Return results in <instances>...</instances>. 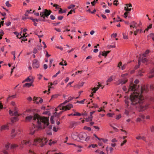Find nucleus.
Wrapping results in <instances>:
<instances>
[{"mask_svg":"<svg viewBox=\"0 0 154 154\" xmlns=\"http://www.w3.org/2000/svg\"><path fill=\"white\" fill-rule=\"evenodd\" d=\"M132 84L130 85L128 89V91H133L131 94L129 99L128 97H125V101L126 104L129 103L128 100L130 101V104L138 108L140 111H143L146 109L148 107L147 105L144 103V98L143 96L148 91V86L147 85L142 86L140 89H136L137 86Z\"/></svg>","mask_w":154,"mask_h":154,"instance_id":"f257e3e1","label":"nucleus"},{"mask_svg":"<svg viewBox=\"0 0 154 154\" xmlns=\"http://www.w3.org/2000/svg\"><path fill=\"white\" fill-rule=\"evenodd\" d=\"M32 119L37 123V126L34 124L33 125L30 129V134H34L40 129H45L48 131L52 129V126L51 125H49V119L47 117L41 116L37 114H35L33 116H27L26 118V121H29Z\"/></svg>","mask_w":154,"mask_h":154,"instance_id":"f03ea898","label":"nucleus"},{"mask_svg":"<svg viewBox=\"0 0 154 154\" xmlns=\"http://www.w3.org/2000/svg\"><path fill=\"white\" fill-rule=\"evenodd\" d=\"M47 141L46 138H37L34 140L33 145L36 146H40L42 147L47 143Z\"/></svg>","mask_w":154,"mask_h":154,"instance_id":"7ed1b4c3","label":"nucleus"},{"mask_svg":"<svg viewBox=\"0 0 154 154\" xmlns=\"http://www.w3.org/2000/svg\"><path fill=\"white\" fill-rule=\"evenodd\" d=\"M61 103L57 107V109H58L60 110H69L73 107V106L72 104H69L66 106H64Z\"/></svg>","mask_w":154,"mask_h":154,"instance_id":"20e7f679","label":"nucleus"},{"mask_svg":"<svg viewBox=\"0 0 154 154\" xmlns=\"http://www.w3.org/2000/svg\"><path fill=\"white\" fill-rule=\"evenodd\" d=\"M79 139L78 142H80L83 141L85 140V138L87 136V134L84 132L80 133L79 135Z\"/></svg>","mask_w":154,"mask_h":154,"instance_id":"39448f33","label":"nucleus"},{"mask_svg":"<svg viewBox=\"0 0 154 154\" xmlns=\"http://www.w3.org/2000/svg\"><path fill=\"white\" fill-rule=\"evenodd\" d=\"M147 61V59L145 58H143V57L141 58L140 57H139V58L138 61V65L136 66H135V69H136L139 67V66L140 65V64L141 62H142L144 63L145 62H146Z\"/></svg>","mask_w":154,"mask_h":154,"instance_id":"423d86ee","label":"nucleus"},{"mask_svg":"<svg viewBox=\"0 0 154 154\" xmlns=\"http://www.w3.org/2000/svg\"><path fill=\"white\" fill-rule=\"evenodd\" d=\"M79 134L76 132H74L72 133L71 135L72 138L74 140L78 141L79 139Z\"/></svg>","mask_w":154,"mask_h":154,"instance_id":"0eeeda50","label":"nucleus"},{"mask_svg":"<svg viewBox=\"0 0 154 154\" xmlns=\"http://www.w3.org/2000/svg\"><path fill=\"white\" fill-rule=\"evenodd\" d=\"M127 82V80L125 79H119L116 83V85H119L120 84L123 85L125 84Z\"/></svg>","mask_w":154,"mask_h":154,"instance_id":"6e6552de","label":"nucleus"},{"mask_svg":"<svg viewBox=\"0 0 154 154\" xmlns=\"http://www.w3.org/2000/svg\"><path fill=\"white\" fill-rule=\"evenodd\" d=\"M32 67L34 69H37L39 67V63L37 60L34 59L33 60Z\"/></svg>","mask_w":154,"mask_h":154,"instance_id":"1a4fd4ad","label":"nucleus"},{"mask_svg":"<svg viewBox=\"0 0 154 154\" xmlns=\"http://www.w3.org/2000/svg\"><path fill=\"white\" fill-rule=\"evenodd\" d=\"M34 100L35 101L36 103L38 104L39 103H42L43 102V100L40 97H34L33 98Z\"/></svg>","mask_w":154,"mask_h":154,"instance_id":"9d476101","label":"nucleus"},{"mask_svg":"<svg viewBox=\"0 0 154 154\" xmlns=\"http://www.w3.org/2000/svg\"><path fill=\"white\" fill-rule=\"evenodd\" d=\"M26 33L25 32V33H24L23 34V35H17V37L18 38H20L22 40L24 41H26L27 40V39H25V38H26V37H27V36H26Z\"/></svg>","mask_w":154,"mask_h":154,"instance_id":"9b49d317","label":"nucleus"},{"mask_svg":"<svg viewBox=\"0 0 154 154\" xmlns=\"http://www.w3.org/2000/svg\"><path fill=\"white\" fill-rule=\"evenodd\" d=\"M30 143L29 140H24L21 141V143L20 144V147L23 148V145H27L28 144H29Z\"/></svg>","mask_w":154,"mask_h":154,"instance_id":"f8f14e48","label":"nucleus"},{"mask_svg":"<svg viewBox=\"0 0 154 154\" xmlns=\"http://www.w3.org/2000/svg\"><path fill=\"white\" fill-rule=\"evenodd\" d=\"M9 113L10 115L11 116H14L16 117H17L19 116L20 115L18 113L17 111L14 112V113H13V112L11 110H10L9 111Z\"/></svg>","mask_w":154,"mask_h":154,"instance_id":"ddd939ff","label":"nucleus"},{"mask_svg":"<svg viewBox=\"0 0 154 154\" xmlns=\"http://www.w3.org/2000/svg\"><path fill=\"white\" fill-rule=\"evenodd\" d=\"M45 16L46 17L48 18V17L51 14V11L50 10H48L47 9H45L44 11Z\"/></svg>","mask_w":154,"mask_h":154,"instance_id":"4468645a","label":"nucleus"},{"mask_svg":"<svg viewBox=\"0 0 154 154\" xmlns=\"http://www.w3.org/2000/svg\"><path fill=\"white\" fill-rule=\"evenodd\" d=\"M18 133L17 131L15 132V130L14 129H13L11 131V136L12 138L14 137L16 135V133Z\"/></svg>","mask_w":154,"mask_h":154,"instance_id":"2eb2a0df","label":"nucleus"},{"mask_svg":"<svg viewBox=\"0 0 154 154\" xmlns=\"http://www.w3.org/2000/svg\"><path fill=\"white\" fill-rule=\"evenodd\" d=\"M100 86H101V85L100 84H99L98 85H97V87H94L93 88L92 90L93 91V93H95L96 91L99 89Z\"/></svg>","mask_w":154,"mask_h":154,"instance_id":"dca6fc26","label":"nucleus"},{"mask_svg":"<svg viewBox=\"0 0 154 154\" xmlns=\"http://www.w3.org/2000/svg\"><path fill=\"white\" fill-rule=\"evenodd\" d=\"M139 82V81L138 80H136L135 81H134V83L135 84H134L133 83H131L130 85H131V84H133L134 85H135V86H137V87L136 88V89H140L141 87L142 86H141L140 88L139 86H137L136 84H137V83H138Z\"/></svg>","mask_w":154,"mask_h":154,"instance_id":"f3484780","label":"nucleus"},{"mask_svg":"<svg viewBox=\"0 0 154 154\" xmlns=\"http://www.w3.org/2000/svg\"><path fill=\"white\" fill-rule=\"evenodd\" d=\"M8 129V127L7 125H3L1 127V130H5V129Z\"/></svg>","mask_w":154,"mask_h":154,"instance_id":"a211bd4d","label":"nucleus"},{"mask_svg":"<svg viewBox=\"0 0 154 154\" xmlns=\"http://www.w3.org/2000/svg\"><path fill=\"white\" fill-rule=\"evenodd\" d=\"M150 73L151 75L149 76V78H152L154 76V68L151 70Z\"/></svg>","mask_w":154,"mask_h":154,"instance_id":"6ab92c4d","label":"nucleus"},{"mask_svg":"<svg viewBox=\"0 0 154 154\" xmlns=\"http://www.w3.org/2000/svg\"><path fill=\"white\" fill-rule=\"evenodd\" d=\"M18 119L17 117H14L11 119V121L12 123H13L17 121Z\"/></svg>","mask_w":154,"mask_h":154,"instance_id":"aec40b11","label":"nucleus"},{"mask_svg":"<svg viewBox=\"0 0 154 154\" xmlns=\"http://www.w3.org/2000/svg\"><path fill=\"white\" fill-rule=\"evenodd\" d=\"M32 82H32L31 83H25L23 85V87H29L30 86H31L32 85Z\"/></svg>","mask_w":154,"mask_h":154,"instance_id":"412c9836","label":"nucleus"},{"mask_svg":"<svg viewBox=\"0 0 154 154\" xmlns=\"http://www.w3.org/2000/svg\"><path fill=\"white\" fill-rule=\"evenodd\" d=\"M18 146V145L15 144H12L11 145V149H14Z\"/></svg>","mask_w":154,"mask_h":154,"instance_id":"4be33fe9","label":"nucleus"},{"mask_svg":"<svg viewBox=\"0 0 154 154\" xmlns=\"http://www.w3.org/2000/svg\"><path fill=\"white\" fill-rule=\"evenodd\" d=\"M15 97V95H13L12 96H9L7 98V100L8 101L11 98H14Z\"/></svg>","mask_w":154,"mask_h":154,"instance_id":"5701e85b","label":"nucleus"},{"mask_svg":"<svg viewBox=\"0 0 154 154\" xmlns=\"http://www.w3.org/2000/svg\"><path fill=\"white\" fill-rule=\"evenodd\" d=\"M73 111H74L75 113L73 114V116H80L81 115V114L80 113L75 112L74 110H73Z\"/></svg>","mask_w":154,"mask_h":154,"instance_id":"b1692460","label":"nucleus"},{"mask_svg":"<svg viewBox=\"0 0 154 154\" xmlns=\"http://www.w3.org/2000/svg\"><path fill=\"white\" fill-rule=\"evenodd\" d=\"M124 10L128 12H129L131 10V8H129L127 7H125L124 8Z\"/></svg>","mask_w":154,"mask_h":154,"instance_id":"393cba45","label":"nucleus"},{"mask_svg":"<svg viewBox=\"0 0 154 154\" xmlns=\"http://www.w3.org/2000/svg\"><path fill=\"white\" fill-rule=\"evenodd\" d=\"M54 118V116H52L51 117V118L50 119V121H51V123L52 124H54V121L53 120Z\"/></svg>","mask_w":154,"mask_h":154,"instance_id":"a878e982","label":"nucleus"},{"mask_svg":"<svg viewBox=\"0 0 154 154\" xmlns=\"http://www.w3.org/2000/svg\"><path fill=\"white\" fill-rule=\"evenodd\" d=\"M6 5L8 7H9L11 6V5L9 3V2L8 1H7L5 3Z\"/></svg>","mask_w":154,"mask_h":154,"instance_id":"bb28decb","label":"nucleus"},{"mask_svg":"<svg viewBox=\"0 0 154 154\" xmlns=\"http://www.w3.org/2000/svg\"><path fill=\"white\" fill-rule=\"evenodd\" d=\"M123 38L124 39H127L128 38V35L125 33L123 34Z\"/></svg>","mask_w":154,"mask_h":154,"instance_id":"cd10ccee","label":"nucleus"},{"mask_svg":"<svg viewBox=\"0 0 154 154\" xmlns=\"http://www.w3.org/2000/svg\"><path fill=\"white\" fill-rule=\"evenodd\" d=\"M10 146H11L10 144L9 143H8L5 145V148L6 149H8V148Z\"/></svg>","mask_w":154,"mask_h":154,"instance_id":"c85d7f7f","label":"nucleus"},{"mask_svg":"<svg viewBox=\"0 0 154 154\" xmlns=\"http://www.w3.org/2000/svg\"><path fill=\"white\" fill-rule=\"evenodd\" d=\"M85 99H84L82 100L81 101H77V103H83L85 101Z\"/></svg>","mask_w":154,"mask_h":154,"instance_id":"c756f323","label":"nucleus"},{"mask_svg":"<svg viewBox=\"0 0 154 154\" xmlns=\"http://www.w3.org/2000/svg\"><path fill=\"white\" fill-rule=\"evenodd\" d=\"M64 62L65 63L64 64H63V62H60V63H59V64L60 65H62V66H63V65L66 66L67 65V64L66 63V61H64Z\"/></svg>","mask_w":154,"mask_h":154,"instance_id":"7c9ffc66","label":"nucleus"},{"mask_svg":"<svg viewBox=\"0 0 154 154\" xmlns=\"http://www.w3.org/2000/svg\"><path fill=\"white\" fill-rule=\"evenodd\" d=\"M112 79L111 77H109L108 79L106 81L107 82H110L112 80Z\"/></svg>","mask_w":154,"mask_h":154,"instance_id":"2f4dec72","label":"nucleus"},{"mask_svg":"<svg viewBox=\"0 0 154 154\" xmlns=\"http://www.w3.org/2000/svg\"><path fill=\"white\" fill-rule=\"evenodd\" d=\"M102 140V141L104 143H106L107 141H108V140L106 139H104L103 138H100V140Z\"/></svg>","mask_w":154,"mask_h":154,"instance_id":"473e14b6","label":"nucleus"},{"mask_svg":"<svg viewBox=\"0 0 154 154\" xmlns=\"http://www.w3.org/2000/svg\"><path fill=\"white\" fill-rule=\"evenodd\" d=\"M98 0H94L93 2H91V3L92 4V5L94 6L95 3Z\"/></svg>","mask_w":154,"mask_h":154,"instance_id":"72a5a7b5","label":"nucleus"},{"mask_svg":"<svg viewBox=\"0 0 154 154\" xmlns=\"http://www.w3.org/2000/svg\"><path fill=\"white\" fill-rule=\"evenodd\" d=\"M150 130L152 132H154V126H152V127H150Z\"/></svg>","mask_w":154,"mask_h":154,"instance_id":"f704fd0d","label":"nucleus"},{"mask_svg":"<svg viewBox=\"0 0 154 154\" xmlns=\"http://www.w3.org/2000/svg\"><path fill=\"white\" fill-rule=\"evenodd\" d=\"M75 7V5H71L68 7V8L69 9H70L72 8H74Z\"/></svg>","mask_w":154,"mask_h":154,"instance_id":"c9c22d12","label":"nucleus"},{"mask_svg":"<svg viewBox=\"0 0 154 154\" xmlns=\"http://www.w3.org/2000/svg\"><path fill=\"white\" fill-rule=\"evenodd\" d=\"M36 35H37L39 38L42 37L43 35L42 34L41 35H39L38 32H37L36 33Z\"/></svg>","mask_w":154,"mask_h":154,"instance_id":"e433bc0d","label":"nucleus"},{"mask_svg":"<svg viewBox=\"0 0 154 154\" xmlns=\"http://www.w3.org/2000/svg\"><path fill=\"white\" fill-rule=\"evenodd\" d=\"M127 142L126 140H124L123 142L121 143V146H122Z\"/></svg>","mask_w":154,"mask_h":154,"instance_id":"4c0bfd02","label":"nucleus"},{"mask_svg":"<svg viewBox=\"0 0 154 154\" xmlns=\"http://www.w3.org/2000/svg\"><path fill=\"white\" fill-rule=\"evenodd\" d=\"M45 14L44 12H41L40 14V16L42 17L44 16Z\"/></svg>","mask_w":154,"mask_h":154,"instance_id":"58836bf2","label":"nucleus"},{"mask_svg":"<svg viewBox=\"0 0 154 154\" xmlns=\"http://www.w3.org/2000/svg\"><path fill=\"white\" fill-rule=\"evenodd\" d=\"M114 115V113H108L107 114V115L109 116L112 117V116L113 115Z\"/></svg>","mask_w":154,"mask_h":154,"instance_id":"ea45409f","label":"nucleus"},{"mask_svg":"<svg viewBox=\"0 0 154 154\" xmlns=\"http://www.w3.org/2000/svg\"><path fill=\"white\" fill-rule=\"evenodd\" d=\"M92 146V147L93 148H94L95 147L97 146V145L96 144H91V145H90L89 146V147H90L91 146Z\"/></svg>","mask_w":154,"mask_h":154,"instance_id":"a19ab883","label":"nucleus"},{"mask_svg":"<svg viewBox=\"0 0 154 154\" xmlns=\"http://www.w3.org/2000/svg\"><path fill=\"white\" fill-rule=\"evenodd\" d=\"M50 18L51 20H54L55 19V17L52 15H51L50 16Z\"/></svg>","mask_w":154,"mask_h":154,"instance_id":"79ce46f5","label":"nucleus"},{"mask_svg":"<svg viewBox=\"0 0 154 154\" xmlns=\"http://www.w3.org/2000/svg\"><path fill=\"white\" fill-rule=\"evenodd\" d=\"M53 116H54H54H59V115H58V113L57 112H55L54 114V115Z\"/></svg>","mask_w":154,"mask_h":154,"instance_id":"37998d69","label":"nucleus"},{"mask_svg":"<svg viewBox=\"0 0 154 154\" xmlns=\"http://www.w3.org/2000/svg\"><path fill=\"white\" fill-rule=\"evenodd\" d=\"M53 6L55 7L57 9H59L60 8L59 5L57 4H54L53 5Z\"/></svg>","mask_w":154,"mask_h":154,"instance_id":"c03bdc74","label":"nucleus"},{"mask_svg":"<svg viewBox=\"0 0 154 154\" xmlns=\"http://www.w3.org/2000/svg\"><path fill=\"white\" fill-rule=\"evenodd\" d=\"M106 55V51H103L102 54V55L103 56H104L105 57H106L107 56V55Z\"/></svg>","mask_w":154,"mask_h":154,"instance_id":"a18cd8bd","label":"nucleus"},{"mask_svg":"<svg viewBox=\"0 0 154 154\" xmlns=\"http://www.w3.org/2000/svg\"><path fill=\"white\" fill-rule=\"evenodd\" d=\"M118 2V1L117 0H115V1L113 2V4L114 5H116L117 6V2Z\"/></svg>","mask_w":154,"mask_h":154,"instance_id":"49530a36","label":"nucleus"},{"mask_svg":"<svg viewBox=\"0 0 154 154\" xmlns=\"http://www.w3.org/2000/svg\"><path fill=\"white\" fill-rule=\"evenodd\" d=\"M129 13L128 12H127V11H126L124 14V15H125V18H126V17H127V14H128Z\"/></svg>","mask_w":154,"mask_h":154,"instance_id":"de8ad7c7","label":"nucleus"},{"mask_svg":"<svg viewBox=\"0 0 154 154\" xmlns=\"http://www.w3.org/2000/svg\"><path fill=\"white\" fill-rule=\"evenodd\" d=\"M58 129V128H56V127H54L53 128V130L54 131L56 132L57 131Z\"/></svg>","mask_w":154,"mask_h":154,"instance_id":"09e8293b","label":"nucleus"},{"mask_svg":"<svg viewBox=\"0 0 154 154\" xmlns=\"http://www.w3.org/2000/svg\"><path fill=\"white\" fill-rule=\"evenodd\" d=\"M60 73V71H59L58 72H57L55 75H54L53 76V77H56L57 75L59 74Z\"/></svg>","mask_w":154,"mask_h":154,"instance_id":"8fccbe9b","label":"nucleus"},{"mask_svg":"<svg viewBox=\"0 0 154 154\" xmlns=\"http://www.w3.org/2000/svg\"><path fill=\"white\" fill-rule=\"evenodd\" d=\"M84 128L85 129L89 131H90L91 130V128L89 127H85Z\"/></svg>","mask_w":154,"mask_h":154,"instance_id":"3c124183","label":"nucleus"},{"mask_svg":"<svg viewBox=\"0 0 154 154\" xmlns=\"http://www.w3.org/2000/svg\"><path fill=\"white\" fill-rule=\"evenodd\" d=\"M56 141H53L52 142H50L49 143V145L51 146V145L52 144H54L55 143H56Z\"/></svg>","mask_w":154,"mask_h":154,"instance_id":"603ef678","label":"nucleus"},{"mask_svg":"<svg viewBox=\"0 0 154 154\" xmlns=\"http://www.w3.org/2000/svg\"><path fill=\"white\" fill-rule=\"evenodd\" d=\"M150 88L151 89H153L154 88V84H152L150 85Z\"/></svg>","mask_w":154,"mask_h":154,"instance_id":"864d4df0","label":"nucleus"},{"mask_svg":"<svg viewBox=\"0 0 154 154\" xmlns=\"http://www.w3.org/2000/svg\"><path fill=\"white\" fill-rule=\"evenodd\" d=\"M74 9L73 10H71L69 12L68 14H67V15L68 16L70 14H72V12L73 11H74Z\"/></svg>","mask_w":154,"mask_h":154,"instance_id":"5fc2aeb1","label":"nucleus"},{"mask_svg":"<svg viewBox=\"0 0 154 154\" xmlns=\"http://www.w3.org/2000/svg\"><path fill=\"white\" fill-rule=\"evenodd\" d=\"M90 138V137L87 136L85 138V140L86 141H87L89 140Z\"/></svg>","mask_w":154,"mask_h":154,"instance_id":"6e6d98bb","label":"nucleus"},{"mask_svg":"<svg viewBox=\"0 0 154 154\" xmlns=\"http://www.w3.org/2000/svg\"><path fill=\"white\" fill-rule=\"evenodd\" d=\"M121 117V115H118L116 117V119H120Z\"/></svg>","mask_w":154,"mask_h":154,"instance_id":"4d7b16f0","label":"nucleus"},{"mask_svg":"<svg viewBox=\"0 0 154 154\" xmlns=\"http://www.w3.org/2000/svg\"><path fill=\"white\" fill-rule=\"evenodd\" d=\"M25 81L27 82H30L31 81V80L30 79L29 77H28L25 80Z\"/></svg>","mask_w":154,"mask_h":154,"instance_id":"13d9d810","label":"nucleus"},{"mask_svg":"<svg viewBox=\"0 0 154 154\" xmlns=\"http://www.w3.org/2000/svg\"><path fill=\"white\" fill-rule=\"evenodd\" d=\"M0 33H1L0 35H2V36H3V35L4 34V32L3 31L2 29H1L0 30Z\"/></svg>","mask_w":154,"mask_h":154,"instance_id":"bf43d9fd","label":"nucleus"},{"mask_svg":"<svg viewBox=\"0 0 154 154\" xmlns=\"http://www.w3.org/2000/svg\"><path fill=\"white\" fill-rule=\"evenodd\" d=\"M122 62H120L119 63V64L118 65V67L119 68H120V66H121L122 65Z\"/></svg>","mask_w":154,"mask_h":154,"instance_id":"052dcab7","label":"nucleus"},{"mask_svg":"<svg viewBox=\"0 0 154 154\" xmlns=\"http://www.w3.org/2000/svg\"><path fill=\"white\" fill-rule=\"evenodd\" d=\"M11 24V22L10 21L6 23V25L7 26H8Z\"/></svg>","mask_w":154,"mask_h":154,"instance_id":"680f3d73","label":"nucleus"},{"mask_svg":"<svg viewBox=\"0 0 154 154\" xmlns=\"http://www.w3.org/2000/svg\"><path fill=\"white\" fill-rule=\"evenodd\" d=\"M126 5V7H131L132 6V5L131 4H127Z\"/></svg>","mask_w":154,"mask_h":154,"instance_id":"e2e57ef3","label":"nucleus"},{"mask_svg":"<svg viewBox=\"0 0 154 154\" xmlns=\"http://www.w3.org/2000/svg\"><path fill=\"white\" fill-rule=\"evenodd\" d=\"M42 46H41V44L38 45V50H41L42 49Z\"/></svg>","mask_w":154,"mask_h":154,"instance_id":"0e129e2a","label":"nucleus"},{"mask_svg":"<svg viewBox=\"0 0 154 154\" xmlns=\"http://www.w3.org/2000/svg\"><path fill=\"white\" fill-rule=\"evenodd\" d=\"M117 34L116 33H113L111 35V36H113L114 38H115L116 37Z\"/></svg>","mask_w":154,"mask_h":154,"instance_id":"69168bd1","label":"nucleus"},{"mask_svg":"<svg viewBox=\"0 0 154 154\" xmlns=\"http://www.w3.org/2000/svg\"><path fill=\"white\" fill-rule=\"evenodd\" d=\"M142 137L140 136H138L136 138L137 140H140L141 139Z\"/></svg>","mask_w":154,"mask_h":154,"instance_id":"338daca9","label":"nucleus"},{"mask_svg":"<svg viewBox=\"0 0 154 154\" xmlns=\"http://www.w3.org/2000/svg\"><path fill=\"white\" fill-rule=\"evenodd\" d=\"M59 14H62L63 13V11L62 10V9L60 8H59Z\"/></svg>","mask_w":154,"mask_h":154,"instance_id":"774afa93","label":"nucleus"}]
</instances>
